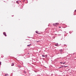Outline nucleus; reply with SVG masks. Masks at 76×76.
<instances>
[{"mask_svg": "<svg viewBox=\"0 0 76 76\" xmlns=\"http://www.w3.org/2000/svg\"><path fill=\"white\" fill-rule=\"evenodd\" d=\"M59 25V23H53V26H57V25Z\"/></svg>", "mask_w": 76, "mask_h": 76, "instance_id": "f257e3e1", "label": "nucleus"}, {"mask_svg": "<svg viewBox=\"0 0 76 76\" xmlns=\"http://www.w3.org/2000/svg\"><path fill=\"white\" fill-rule=\"evenodd\" d=\"M3 34L6 37L7 35H6V33H5V32L3 33Z\"/></svg>", "mask_w": 76, "mask_h": 76, "instance_id": "f03ea898", "label": "nucleus"}, {"mask_svg": "<svg viewBox=\"0 0 76 76\" xmlns=\"http://www.w3.org/2000/svg\"><path fill=\"white\" fill-rule=\"evenodd\" d=\"M36 33H37V34H39L38 32V31H36Z\"/></svg>", "mask_w": 76, "mask_h": 76, "instance_id": "7ed1b4c3", "label": "nucleus"}, {"mask_svg": "<svg viewBox=\"0 0 76 76\" xmlns=\"http://www.w3.org/2000/svg\"><path fill=\"white\" fill-rule=\"evenodd\" d=\"M12 66H14V64L13 63H12L11 65Z\"/></svg>", "mask_w": 76, "mask_h": 76, "instance_id": "20e7f679", "label": "nucleus"}, {"mask_svg": "<svg viewBox=\"0 0 76 76\" xmlns=\"http://www.w3.org/2000/svg\"><path fill=\"white\" fill-rule=\"evenodd\" d=\"M5 76H8V74H6L5 75Z\"/></svg>", "mask_w": 76, "mask_h": 76, "instance_id": "39448f33", "label": "nucleus"}, {"mask_svg": "<svg viewBox=\"0 0 76 76\" xmlns=\"http://www.w3.org/2000/svg\"><path fill=\"white\" fill-rule=\"evenodd\" d=\"M60 52H63V50H60Z\"/></svg>", "mask_w": 76, "mask_h": 76, "instance_id": "423d86ee", "label": "nucleus"}, {"mask_svg": "<svg viewBox=\"0 0 76 76\" xmlns=\"http://www.w3.org/2000/svg\"><path fill=\"white\" fill-rule=\"evenodd\" d=\"M58 45V44H55V45H56V46H57Z\"/></svg>", "mask_w": 76, "mask_h": 76, "instance_id": "0eeeda50", "label": "nucleus"}, {"mask_svg": "<svg viewBox=\"0 0 76 76\" xmlns=\"http://www.w3.org/2000/svg\"><path fill=\"white\" fill-rule=\"evenodd\" d=\"M16 3H18V4H19V1H16Z\"/></svg>", "mask_w": 76, "mask_h": 76, "instance_id": "6e6552de", "label": "nucleus"}, {"mask_svg": "<svg viewBox=\"0 0 76 76\" xmlns=\"http://www.w3.org/2000/svg\"><path fill=\"white\" fill-rule=\"evenodd\" d=\"M30 45H31V44H30L29 45H27V47H29V46H30Z\"/></svg>", "mask_w": 76, "mask_h": 76, "instance_id": "1a4fd4ad", "label": "nucleus"}, {"mask_svg": "<svg viewBox=\"0 0 76 76\" xmlns=\"http://www.w3.org/2000/svg\"><path fill=\"white\" fill-rule=\"evenodd\" d=\"M66 62H64V63H63V64H66Z\"/></svg>", "mask_w": 76, "mask_h": 76, "instance_id": "9d476101", "label": "nucleus"}, {"mask_svg": "<svg viewBox=\"0 0 76 76\" xmlns=\"http://www.w3.org/2000/svg\"><path fill=\"white\" fill-rule=\"evenodd\" d=\"M1 62H0V65H1Z\"/></svg>", "mask_w": 76, "mask_h": 76, "instance_id": "9b49d317", "label": "nucleus"}, {"mask_svg": "<svg viewBox=\"0 0 76 76\" xmlns=\"http://www.w3.org/2000/svg\"><path fill=\"white\" fill-rule=\"evenodd\" d=\"M64 67H68V66H64Z\"/></svg>", "mask_w": 76, "mask_h": 76, "instance_id": "f8f14e48", "label": "nucleus"}, {"mask_svg": "<svg viewBox=\"0 0 76 76\" xmlns=\"http://www.w3.org/2000/svg\"><path fill=\"white\" fill-rule=\"evenodd\" d=\"M60 63H61V64H63V62H61Z\"/></svg>", "mask_w": 76, "mask_h": 76, "instance_id": "ddd939ff", "label": "nucleus"}, {"mask_svg": "<svg viewBox=\"0 0 76 76\" xmlns=\"http://www.w3.org/2000/svg\"><path fill=\"white\" fill-rule=\"evenodd\" d=\"M64 66H61V67H63Z\"/></svg>", "mask_w": 76, "mask_h": 76, "instance_id": "4468645a", "label": "nucleus"}, {"mask_svg": "<svg viewBox=\"0 0 76 76\" xmlns=\"http://www.w3.org/2000/svg\"><path fill=\"white\" fill-rule=\"evenodd\" d=\"M37 42H39V41H37Z\"/></svg>", "mask_w": 76, "mask_h": 76, "instance_id": "2eb2a0df", "label": "nucleus"}, {"mask_svg": "<svg viewBox=\"0 0 76 76\" xmlns=\"http://www.w3.org/2000/svg\"><path fill=\"white\" fill-rule=\"evenodd\" d=\"M42 57H45V56L44 55H42Z\"/></svg>", "mask_w": 76, "mask_h": 76, "instance_id": "dca6fc26", "label": "nucleus"}, {"mask_svg": "<svg viewBox=\"0 0 76 76\" xmlns=\"http://www.w3.org/2000/svg\"><path fill=\"white\" fill-rule=\"evenodd\" d=\"M45 56H46V57H47V55H46Z\"/></svg>", "mask_w": 76, "mask_h": 76, "instance_id": "f3484780", "label": "nucleus"}, {"mask_svg": "<svg viewBox=\"0 0 76 76\" xmlns=\"http://www.w3.org/2000/svg\"><path fill=\"white\" fill-rule=\"evenodd\" d=\"M60 68H61V67L59 68V69H60Z\"/></svg>", "mask_w": 76, "mask_h": 76, "instance_id": "a211bd4d", "label": "nucleus"}, {"mask_svg": "<svg viewBox=\"0 0 76 76\" xmlns=\"http://www.w3.org/2000/svg\"><path fill=\"white\" fill-rule=\"evenodd\" d=\"M75 12H76V10H75Z\"/></svg>", "mask_w": 76, "mask_h": 76, "instance_id": "6ab92c4d", "label": "nucleus"}, {"mask_svg": "<svg viewBox=\"0 0 76 76\" xmlns=\"http://www.w3.org/2000/svg\"><path fill=\"white\" fill-rule=\"evenodd\" d=\"M25 72V73H26V72Z\"/></svg>", "mask_w": 76, "mask_h": 76, "instance_id": "aec40b11", "label": "nucleus"}, {"mask_svg": "<svg viewBox=\"0 0 76 76\" xmlns=\"http://www.w3.org/2000/svg\"><path fill=\"white\" fill-rule=\"evenodd\" d=\"M28 54H29V53H28Z\"/></svg>", "mask_w": 76, "mask_h": 76, "instance_id": "412c9836", "label": "nucleus"}, {"mask_svg": "<svg viewBox=\"0 0 76 76\" xmlns=\"http://www.w3.org/2000/svg\"><path fill=\"white\" fill-rule=\"evenodd\" d=\"M59 28H60V27H59Z\"/></svg>", "mask_w": 76, "mask_h": 76, "instance_id": "4be33fe9", "label": "nucleus"}]
</instances>
